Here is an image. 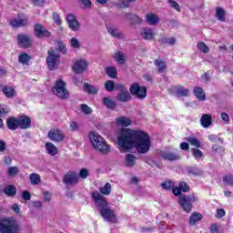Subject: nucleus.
<instances>
[{"label":"nucleus","mask_w":233,"mask_h":233,"mask_svg":"<svg viewBox=\"0 0 233 233\" xmlns=\"http://www.w3.org/2000/svg\"><path fill=\"white\" fill-rule=\"evenodd\" d=\"M32 185H39L41 183V177L35 173H32L29 177Z\"/></svg>","instance_id":"39"},{"label":"nucleus","mask_w":233,"mask_h":233,"mask_svg":"<svg viewBox=\"0 0 233 233\" xmlns=\"http://www.w3.org/2000/svg\"><path fill=\"white\" fill-rule=\"evenodd\" d=\"M192 150V156L195 157V159H197L198 161H199V159H203L204 155L202 150H199L198 148H193Z\"/></svg>","instance_id":"43"},{"label":"nucleus","mask_w":233,"mask_h":233,"mask_svg":"<svg viewBox=\"0 0 233 233\" xmlns=\"http://www.w3.org/2000/svg\"><path fill=\"white\" fill-rule=\"evenodd\" d=\"M117 99L122 103H127V101H130V99H132V96H130V92H128L127 90V91L120 92L117 96Z\"/></svg>","instance_id":"32"},{"label":"nucleus","mask_w":233,"mask_h":233,"mask_svg":"<svg viewBox=\"0 0 233 233\" xmlns=\"http://www.w3.org/2000/svg\"><path fill=\"white\" fill-rule=\"evenodd\" d=\"M3 192L8 198H14L17 194V188L14 185H7L4 187Z\"/></svg>","instance_id":"26"},{"label":"nucleus","mask_w":233,"mask_h":233,"mask_svg":"<svg viewBox=\"0 0 233 233\" xmlns=\"http://www.w3.org/2000/svg\"><path fill=\"white\" fill-rule=\"evenodd\" d=\"M52 92L59 99H68L70 97V92L66 88V84L61 78L56 80L55 86L52 87Z\"/></svg>","instance_id":"5"},{"label":"nucleus","mask_w":233,"mask_h":233,"mask_svg":"<svg viewBox=\"0 0 233 233\" xmlns=\"http://www.w3.org/2000/svg\"><path fill=\"white\" fill-rule=\"evenodd\" d=\"M78 3L84 5V8H92V2L90 0H78Z\"/></svg>","instance_id":"59"},{"label":"nucleus","mask_w":233,"mask_h":233,"mask_svg":"<svg viewBox=\"0 0 233 233\" xmlns=\"http://www.w3.org/2000/svg\"><path fill=\"white\" fill-rule=\"evenodd\" d=\"M10 25L13 28H21L23 26H28V17L25 15H18L17 18H14L10 21Z\"/></svg>","instance_id":"10"},{"label":"nucleus","mask_w":233,"mask_h":233,"mask_svg":"<svg viewBox=\"0 0 233 233\" xmlns=\"http://www.w3.org/2000/svg\"><path fill=\"white\" fill-rule=\"evenodd\" d=\"M126 17L127 18L128 21H130V25H141V22L143 19L139 17L137 15H134L132 13H125Z\"/></svg>","instance_id":"22"},{"label":"nucleus","mask_w":233,"mask_h":233,"mask_svg":"<svg viewBox=\"0 0 233 233\" xmlns=\"http://www.w3.org/2000/svg\"><path fill=\"white\" fill-rule=\"evenodd\" d=\"M114 59L118 63V65H125V63H127V56H125V55L120 51L114 54Z\"/></svg>","instance_id":"31"},{"label":"nucleus","mask_w":233,"mask_h":233,"mask_svg":"<svg viewBox=\"0 0 233 233\" xmlns=\"http://www.w3.org/2000/svg\"><path fill=\"white\" fill-rule=\"evenodd\" d=\"M107 32L112 37H116L117 39H125L127 37L116 25H107Z\"/></svg>","instance_id":"19"},{"label":"nucleus","mask_w":233,"mask_h":233,"mask_svg":"<svg viewBox=\"0 0 233 233\" xmlns=\"http://www.w3.org/2000/svg\"><path fill=\"white\" fill-rule=\"evenodd\" d=\"M89 141L91 142L95 150H97V152H100V154L106 155L110 152V146L105 141V138H103L99 133L91 131L89 133Z\"/></svg>","instance_id":"3"},{"label":"nucleus","mask_w":233,"mask_h":233,"mask_svg":"<svg viewBox=\"0 0 233 233\" xmlns=\"http://www.w3.org/2000/svg\"><path fill=\"white\" fill-rule=\"evenodd\" d=\"M167 3L171 8H174V10H177V12H181V6L177 2L174 0H167Z\"/></svg>","instance_id":"48"},{"label":"nucleus","mask_w":233,"mask_h":233,"mask_svg":"<svg viewBox=\"0 0 233 233\" xmlns=\"http://www.w3.org/2000/svg\"><path fill=\"white\" fill-rule=\"evenodd\" d=\"M22 198L23 199H25V201H30L32 196L30 195V192L28 191H24L23 194H22Z\"/></svg>","instance_id":"63"},{"label":"nucleus","mask_w":233,"mask_h":233,"mask_svg":"<svg viewBox=\"0 0 233 233\" xmlns=\"http://www.w3.org/2000/svg\"><path fill=\"white\" fill-rule=\"evenodd\" d=\"M137 159V157H136L133 154H127V155H126L124 164L126 167L132 168V167L136 166Z\"/></svg>","instance_id":"27"},{"label":"nucleus","mask_w":233,"mask_h":233,"mask_svg":"<svg viewBox=\"0 0 233 233\" xmlns=\"http://www.w3.org/2000/svg\"><path fill=\"white\" fill-rule=\"evenodd\" d=\"M178 187L182 192H188L189 190L188 185L186 182H180Z\"/></svg>","instance_id":"60"},{"label":"nucleus","mask_w":233,"mask_h":233,"mask_svg":"<svg viewBox=\"0 0 233 233\" xmlns=\"http://www.w3.org/2000/svg\"><path fill=\"white\" fill-rule=\"evenodd\" d=\"M55 52H61V54H66V47L63 42H58L56 44V50Z\"/></svg>","instance_id":"50"},{"label":"nucleus","mask_w":233,"mask_h":233,"mask_svg":"<svg viewBox=\"0 0 233 233\" xmlns=\"http://www.w3.org/2000/svg\"><path fill=\"white\" fill-rule=\"evenodd\" d=\"M70 127L73 132H77V130H79V125H77V122H71Z\"/></svg>","instance_id":"64"},{"label":"nucleus","mask_w":233,"mask_h":233,"mask_svg":"<svg viewBox=\"0 0 233 233\" xmlns=\"http://www.w3.org/2000/svg\"><path fill=\"white\" fill-rule=\"evenodd\" d=\"M106 73L108 77H111L112 79H116L117 77V69L114 66L107 67L106 69Z\"/></svg>","instance_id":"38"},{"label":"nucleus","mask_w":233,"mask_h":233,"mask_svg":"<svg viewBox=\"0 0 233 233\" xmlns=\"http://www.w3.org/2000/svg\"><path fill=\"white\" fill-rule=\"evenodd\" d=\"M52 17H53V21H55L56 25H58V26H60L62 21H61V17H59V14L55 12L52 15Z\"/></svg>","instance_id":"56"},{"label":"nucleus","mask_w":233,"mask_h":233,"mask_svg":"<svg viewBox=\"0 0 233 233\" xmlns=\"http://www.w3.org/2000/svg\"><path fill=\"white\" fill-rule=\"evenodd\" d=\"M91 196L96 207L100 208V216L104 221L116 225L118 221L117 214H116V210L108 207L106 198L99 193V191H94Z\"/></svg>","instance_id":"2"},{"label":"nucleus","mask_w":233,"mask_h":233,"mask_svg":"<svg viewBox=\"0 0 233 233\" xmlns=\"http://www.w3.org/2000/svg\"><path fill=\"white\" fill-rule=\"evenodd\" d=\"M196 201H198V198H196V195H183L180 196L178 198V204L180 205L184 212H187V214H189V212H192V203H196Z\"/></svg>","instance_id":"6"},{"label":"nucleus","mask_w":233,"mask_h":233,"mask_svg":"<svg viewBox=\"0 0 233 233\" xmlns=\"http://www.w3.org/2000/svg\"><path fill=\"white\" fill-rule=\"evenodd\" d=\"M103 103L106 106H107L108 108H110L111 110H114V108H116V102H114L113 100H111L108 97H104L103 98Z\"/></svg>","instance_id":"40"},{"label":"nucleus","mask_w":233,"mask_h":233,"mask_svg":"<svg viewBox=\"0 0 233 233\" xmlns=\"http://www.w3.org/2000/svg\"><path fill=\"white\" fill-rule=\"evenodd\" d=\"M7 174L11 177H14V176H17V174H19V167H9L7 168Z\"/></svg>","instance_id":"44"},{"label":"nucleus","mask_w":233,"mask_h":233,"mask_svg":"<svg viewBox=\"0 0 233 233\" xmlns=\"http://www.w3.org/2000/svg\"><path fill=\"white\" fill-rule=\"evenodd\" d=\"M18 61L22 65H28V62L30 61V56H28V54L24 53V54L19 56Z\"/></svg>","instance_id":"42"},{"label":"nucleus","mask_w":233,"mask_h":233,"mask_svg":"<svg viewBox=\"0 0 233 233\" xmlns=\"http://www.w3.org/2000/svg\"><path fill=\"white\" fill-rule=\"evenodd\" d=\"M164 190H170V188H174V182L168 180L160 185Z\"/></svg>","instance_id":"51"},{"label":"nucleus","mask_w":233,"mask_h":233,"mask_svg":"<svg viewBox=\"0 0 233 233\" xmlns=\"http://www.w3.org/2000/svg\"><path fill=\"white\" fill-rule=\"evenodd\" d=\"M47 137L51 141H54L55 143H61L65 141V133H63V131L60 129H51L48 132Z\"/></svg>","instance_id":"11"},{"label":"nucleus","mask_w":233,"mask_h":233,"mask_svg":"<svg viewBox=\"0 0 233 233\" xmlns=\"http://www.w3.org/2000/svg\"><path fill=\"white\" fill-rule=\"evenodd\" d=\"M175 92L177 97H187L190 95V90L185 88L183 86H178L175 87Z\"/></svg>","instance_id":"23"},{"label":"nucleus","mask_w":233,"mask_h":233,"mask_svg":"<svg viewBox=\"0 0 233 233\" xmlns=\"http://www.w3.org/2000/svg\"><path fill=\"white\" fill-rule=\"evenodd\" d=\"M88 176H90V171H88V169H86V168H82V169H80L79 174H78V180H79V177L81 179H86V177H88Z\"/></svg>","instance_id":"45"},{"label":"nucleus","mask_w":233,"mask_h":233,"mask_svg":"<svg viewBox=\"0 0 233 233\" xmlns=\"http://www.w3.org/2000/svg\"><path fill=\"white\" fill-rule=\"evenodd\" d=\"M187 142L190 143L192 147H196V148H199V147H201V142L194 137L187 138Z\"/></svg>","instance_id":"46"},{"label":"nucleus","mask_w":233,"mask_h":233,"mask_svg":"<svg viewBox=\"0 0 233 233\" xmlns=\"http://www.w3.org/2000/svg\"><path fill=\"white\" fill-rule=\"evenodd\" d=\"M17 41L22 48H30L32 46V38L28 35H17Z\"/></svg>","instance_id":"14"},{"label":"nucleus","mask_w":233,"mask_h":233,"mask_svg":"<svg viewBox=\"0 0 233 233\" xmlns=\"http://www.w3.org/2000/svg\"><path fill=\"white\" fill-rule=\"evenodd\" d=\"M160 157L166 161H178V159H181V156H179V154L172 153L170 151H161Z\"/></svg>","instance_id":"18"},{"label":"nucleus","mask_w":233,"mask_h":233,"mask_svg":"<svg viewBox=\"0 0 233 233\" xmlns=\"http://www.w3.org/2000/svg\"><path fill=\"white\" fill-rule=\"evenodd\" d=\"M70 46H72V48H79V46H81V44L79 43V40H77V38L72 37L70 40Z\"/></svg>","instance_id":"52"},{"label":"nucleus","mask_w":233,"mask_h":233,"mask_svg":"<svg viewBox=\"0 0 233 233\" xmlns=\"http://www.w3.org/2000/svg\"><path fill=\"white\" fill-rule=\"evenodd\" d=\"M81 109H82V112L86 116H88L89 114H92V108H90V106H88L87 105H85V104L81 105Z\"/></svg>","instance_id":"53"},{"label":"nucleus","mask_w":233,"mask_h":233,"mask_svg":"<svg viewBox=\"0 0 233 233\" xmlns=\"http://www.w3.org/2000/svg\"><path fill=\"white\" fill-rule=\"evenodd\" d=\"M194 94L199 101H205L207 99V95H205V91L200 86H196L194 88Z\"/></svg>","instance_id":"30"},{"label":"nucleus","mask_w":233,"mask_h":233,"mask_svg":"<svg viewBox=\"0 0 233 233\" xmlns=\"http://www.w3.org/2000/svg\"><path fill=\"white\" fill-rule=\"evenodd\" d=\"M129 90L132 96H137L138 99H145L147 97V87L139 86L137 83L131 85Z\"/></svg>","instance_id":"8"},{"label":"nucleus","mask_w":233,"mask_h":233,"mask_svg":"<svg viewBox=\"0 0 233 233\" xmlns=\"http://www.w3.org/2000/svg\"><path fill=\"white\" fill-rule=\"evenodd\" d=\"M140 35L145 41H154L156 39V32L150 27H144L140 31Z\"/></svg>","instance_id":"16"},{"label":"nucleus","mask_w":233,"mask_h":233,"mask_svg":"<svg viewBox=\"0 0 233 233\" xmlns=\"http://www.w3.org/2000/svg\"><path fill=\"white\" fill-rule=\"evenodd\" d=\"M115 90L121 93V92H127L128 88H127V86H125V85L123 84H116L115 86Z\"/></svg>","instance_id":"54"},{"label":"nucleus","mask_w":233,"mask_h":233,"mask_svg":"<svg viewBox=\"0 0 233 233\" xmlns=\"http://www.w3.org/2000/svg\"><path fill=\"white\" fill-rule=\"evenodd\" d=\"M105 88L107 92H112L116 88V84L112 80H108L105 83Z\"/></svg>","instance_id":"47"},{"label":"nucleus","mask_w":233,"mask_h":233,"mask_svg":"<svg viewBox=\"0 0 233 233\" xmlns=\"http://www.w3.org/2000/svg\"><path fill=\"white\" fill-rule=\"evenodd\" d=\"M216 17L217 19H218V21L225 22V19H226L225 9H223L222 7H217Z\"/></svg>","instance_id":"36"},{"label":"nucleus","mask_w":233,"mask_h":233,"mask_svg":"<svg viewBox=\"0 0 233 233\" xmlns=\"http://www.w3.org/2000/svg\"><path fill=\"white\" fill-rule=\"evenodd\" d=\"M224 183H227V185H229L232 187L233 185V177L231 175H227L223 177Z\"/></svg>","instance_id":"55"},{"label":"nucleus","mask_w":233,"mask_h":233,"mask_svg":"<svg viewBox=\"0 0 233 233\" xmlns=\"http://www.w3.org/2000/svg\"><path fill=\"white\" fill-rule=\"evenodd\" d=\"M66 19L69 28L73 30V32H77V30H79V26H81V25L79 24V21L76 19V15L74 14H67Z\"/></svg>","instance_id":"13"},{"label":"nucleus","mask_w":233,"mask_h":233,"mask_svg":"<svg viewBox=\"0 0 233 233\" xmlns=\"http://www.w3.org/2000/svg\"><path fill=\"white\" fill-rule=\"evenodd\" d=\"M6 125H7V128H9V130H17V128H19V120H18V118H15L14 116L9 117L6 120Z\"/></svg>","instance_id":"25"},{"label":"nucleus","mask_w":233,"mask_h":233,"mask_svg":"<svg viewBox=\"0 0 233 233\" xmlns=\"http://www.w3.org/2000/svg\"><path fill=\"white\" fill-rule=\"evenodd\" d=\"M10 112V109L8 107L0 105V116H6Z\"/></svg>","instance_id":"61"},{"label":"nucleus","mask_w":233,"mask_h":233,"mask_svg":"<svg viewBox=\"0 0 233 233\" xmlns=\"http://www.w3.org/2000/svg\"><path fill=\"white\" fill-rule=\"evenodd\" d=\"M2 92L5 97H8L9 99H12V97H15V89L10 86H4L2 87Z\"/></svg>","instance_id":"24"},{"label":"nucleus","mask_w":233,"mask_h":233,"mask_svg":"<svg viewBox=\"0 0 233 233\" xmlns=\"http://www.w3.org/2000/svg\"><path fill=\"white\" fill-rule=\"evenodd\" d=\"M116 6H118V8H130V5L127 0H123L122 2H118L116 4Z\"/></svg>","instance_id":"57"},{"label":"nucleus","mask_w":233,"mask_h":233,"mask_svg":"<svg viewBox=\"0 0 233 233\" xmlns=\"http://www.w3.org/2000/svg\"><path fill=\"white\" fill-rule=\"evenodd\" d=\"M116 123L117 127H130L132 125V121L127 116H119L116 119Z\"/></svg>","instance_id":"28"},{"label":"nucleus","mask_w":233,"mask_h":233,"mask_svg":"<svg viewBox=\"0 0 233 233\" xmlns=\"http://www.w3.org/2000/svg\"><path fill=\"white\" fill-rule=\"evenodd\" d=\"M117 143L124 151L130 150L134 147L139 154H147L150 150V137L141 130L129 128L120 130Z\"/></svg>","instance_id":"1"},{"label":"nucleus","mask_w":233,"mask_h":233,"mask_svg":"<svg viewBox=\"0 0 233 233\" xmlns=\"http://www.w3.org/2000/svg\"><path fill=\"white\" fill-rule=\"evenodd\" d=\"M18 127L22 130H26V128H30L32 127V119L28 116H21L18 117Z\"/></svg>","instance_id":"17"},{"label":"nucleus","mask_w":233,"mask_h":233,"mask_svg":"<svg viewBox=\"0 0 233 233\" xmlns=\"http://www.w3.org/2000/svg\"><path fill=\"white\" fill-rule=\"evenodd\" d=\"M46 149L49 156H57V147L52 142H47L46 144Z\"/></svg>","instance_id":"29"},{"label":"nucleus","mask_w":233,"mask_h":233,"mask_svg":"<svg viewBox=\"0 0 233 233\" xmlns=\"http://www.w3.org/2000/svg\"><path fill=\"white\" fill-rule=\"evenodd\" d=\"M220 117L226 125H228L230 123V116H228V114L224 112L221 114Z\"/></svg>","instance_id":"58"},{"label":"nucleus","mask_w":233,"mask_h":233,"mask_svg":"<svg viewBox=\"0 0 233 233\" xmlns=\"http://www.w3.org/2000/svg\"><path fill=\"white\" fill-rule=\"evenodd\" d=\"M146 21L149 26H156V25H159V16L154 13H149L146 15Z\"/></svg>","instance_id":"20"},{"label":"nucleus","mask_w":233,"mask_h":233,"mask_svg":"<svg viewBox=\"0 0 233 233\" xmlns=\"http://www.w3.org/2000/svg\"><path fill=\"white\" fill-rule=\"evenodd\" d=\"M61 55L55 50L48 51V56L46 57V63L49 70H54L59 65V58Z\"/></svg>","instance_id":"7"},{"label":"nucleus","mask_w":233,"mask_h":233,"mask_svg":"<svg viewBox=\"0 0 233 233\" xmlns=\"http://www.w3.org/2000/svg\"><path fill=\"white\" fill-rule=\"evenodd\" d=\"M88 68V63L86 60L79 59L73 65L72 70L75 74H83L85 70Z\"/></svg>","instance_id":"12"},{"label":"nucleus","mask_w":233,"mask_h":233,"mask_svg":"<svg viewBox=\"0 0 233 233\" xmlns=\"http://www.w3.org/2000/svg\"><path fill=\"white\" fill-rule=\"evenodd\" d=\"M21 224L15 218H5L0 220V233H21Z\"/></svg>","instance_id":"4"},{"label":"nucleus","mask_w":233,"mask_h":233,"mask_svg":"<svg viewBox=\"0 0 233 233\" xmlns=\"http://www.w3.org/2000/svg\"><path fill=\"white\" fill-rule=\"evenodd\" d=\"M225 214H226L225 209L223 208L217 209L216 218H221L225 216Z\"/></svg>","instance_id":"62"},{"label":"nucleus","mask_w":233,"mask_h":233,"mask_svg":"<svg viewBox=\"0 0 233 233\" xmlns=\"http://www.w3.org/2000/svg\"><path fill=\"white\" fill-rule=\"evenodd\" d=\"M99 190L100 194H103V196H110V192H112V185L106 182Z\"/></svg>","instance_id":"34"},{"label":"nucleus","mask_w":233,"mask_h":233,"mask_svg":"<svg viewBox=\"0 0 233 233\" xmlns=\"http://www.w3.org/2000/svg\"><path fill=\"white\" fill-rule=\"evenodd\" d=\"M155 66H157V68L160 74H163V72H165V70H167V63H165V61H163L161 59L155 60Z\"/></svg>","instance_id":"33"},{"label":"nucleus","mask_w":233,"mask_h":233,"mask_svg":"<svg viewBox=\"0 0 233 233\" xmlns=\"http://www.w3.org/2000/svg\"><path fill=\"white\" fill-rule=\"evenodd\" d=\"M84 88L86 90L87 94H93L96 95L97 92H99V89L88 83L84 84Z\"/></svg>","instance_id":"37"},{"label":"nucleus","mask_w":233,"mask_h":233,"mask_svg":"<svg viewBox=\"0 0 233 233\" xmlns=\"http://www.w3.org/2000/svg\"><path fill=\"white\" fill-rule=\"evenodd\" d=\"M200 125L203 128H208L212 125V115L203 114L200 118Z\"/></svg>","instance_id":"21"},{"label":"nucleus","mask_w":233,"mask_h":233,"mask_svg":"<svg viewBox=\"0 0 233 233\" xmlns=\"http://www.w3.org/2000/svg\"><path fill=\"white\" fill-rule=\"evenodd\" d=\"M63 183L70 187H72V185H77V183H79V176L76 171H69L64 176Z\"/></svg>","instance_id":"9"},{"label":"nucleus","mask_w":233,"mask_h":233,"mask_svg":"<svg viewBox=\"0 0 233 233\" xmlns=\"http://www.w3.org/2000/svg\"><path fill=\"white\" fill-rule=\"evenodd\" d=\"M188 174H191L192 176H203V170L194 167H188L187 168Z\"/></svg>","instance_id":"41"},{"label":"nucleus","mask_w":233,"mask_h":233,"mask_svg":"<svg viewBox=\"0 0 233 233\" xmlns=\"http://www.w3.org/2000/svg\"><path fill=\"white\" fill-rule=\"evenodd\" d=\"M203 216L200 213L192 214L189 218V225H196L198 221H201Z\"/></svg>","instance_id":"35"},{"label":"nucleus","mask_w":233,"mask_h":233,"mask_svg":"<svg viewBox=\"0 0 233 233\" xmlns=\"http://www.w3.org/2000/svg\"><path fill=\"white\" fill-rule=\"evenodd\" d=\"M198 48L200 52H203V54H208V46H207V44L205 42H199L198 44Z\"/></svg>","instance_id":"49"},{"label":"nucleus","mask_w":233,"mask_h":233,"mask_svg":"<svg viewBox=\"0 0 233 233\" xmlns=\"http://www.w3.org/2000/svg\"><path fill=\"white\" fill-rule=\"evenodd\" d=\"M35 37H50L52 34L50 31H48L43 25L41 24H35Z\"/></svg>","instance_id":"15"}]
</instances>
